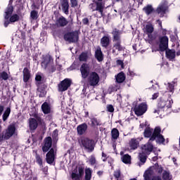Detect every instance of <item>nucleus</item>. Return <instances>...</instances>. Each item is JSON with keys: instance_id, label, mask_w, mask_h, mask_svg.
<instances>
[{"instance_id": "obj_1", "label": "nucleus", "mask_w": 180, "mask_h": 180, "mask_svg": "<svg viewBox=\"0 0 180 180\" xmlns=\"http://www.w3.org/2000/svg\"><path fill=\"white\" fill-rule=\"evenodd\" d=\"M80 72L82 79H86L90 86H96L99 84L101 78L96 72H91L89 64L84 63L80 66Z\"/></svg>"}, {"instance_id": "obj_2", "label": "nucleus", "mask_w": 180, "mask_h": 180, "mask_svg": "<svg viewBox=\"0 0 180 180\" xmlns=\"http://www.w3.org/2000/svg\"><path fill=\"white\" fill-rule=\"evenodd\" d=\"M111 34H112V41H115L113 44L112 53H116V50L117 51H124L126 48L122 46V31L117 28H114Z\"/></svg>"}, {"instance_id": "obj_3", "label": "nucleus", "mask_w": 180, "mask_h": 180, "mask_svg": "<svg viewBox=\"0 0 180 180\" xmlns=\"http://www.w3.org/2000/svg\"><path fill=\"white\" fill-rule=\"evenodd\" d=\"M15 131L16 126L15 124L8 125L6 131H3L2 133L0 132V143H2L4 140H9L15 134Z\"/></svg>"}, {"instance_id": "obj_4", "label": "nucleus", "mask_w": 180, "mask_h": 180, "mask_svg": "<svg viewBox=\"0 0 180 180\" xmlns=\"http://www.w3.org/2000/svg\"><path fill=\"white\" fill-rule=\"evenodd\" d=\"M81 146L87 153H92L95 150V141L88 137H84L81 139Z\"/></svg>"}, {"instance_id": "obj_5", "label": "nucleus", "mask_w": 180, "mask_h": 180, "mask_svg": "<svg viewBox=\"0 0 180 180\" xmlns=\"http://www.w3.org/2000/svg\"><path fill=\"white\" fill-rule=\"evenodd\" d=\"M149 140L150 141H154L156 140V143H158V144H164V143H165V138H164V136L161 134L160 127H155L153 135Z\"/></svg>"}, {"instance_id": "obj_6", "label": "nucleus", "mask_w": 180, "mask_h": 180, "mask_svg": "<svg viewBox=\"0 0 180 180\" xmlns=\"http://www.w3.org/2000/svg\"><path fill=\"white\" fill-rule=\"evenodd\" d=\"M65 41L68 43H78L79 41V34L78 31L68 32L63 35Z\"/></svg>"}, {"instance_id": "obj_7", "label": "nucleus", "mask_w": 180, "mask_h": 180, "mask_svg": "<svg viewBox=\"0 0 180 180\" xmlns=\"http://www.w3.org/2000/svg\"><path fill=\"white\" fill-rule=\"evenodd\" d=\"M34 117L35 118H29L28 123H29V127L30 131H34L39 127V124H41L43 123V119L41 118L40 116H38L37 114H35L34 115Z\"/></svg>"}, {"instance_id": "obj_8", "label": "nucleus", "mask_w": 180, "mask_h": 180, "mask_svg": "<svg viewBox=\"0 0 180 180\" xmlns=\"http://www.w3.org/2000/svg\"><path fill=\"white\" fill-rule=\"evenodd\" d=\"M71 84H72L71 79H64L58 84V92H65V91H68V88L71 86Z\"/></svg>"}, {"instance_id": "obj_9", "label": "nucleus", "mask_w": 180, "mask_h": 180, "mask_svg": "<svg viewBox=\"0 0 180 180\" xmlns=\"http://www.w3.org/2000/svg\"><path fill=\"white\" fill-rule=\"evenodd\" d=\"M148 105L147 103H141L138 105H135L133 111L134 112L136 116H143L146 112H147Z\"/></svg>"}, {"instance_id": "obj_10", "label": "nucleus", "mask_w": 180, "mask_h": 180, "mask_svg": "<svg viewBox=\"0 0 180 180\" xmlns=\"http://www.w3.org/2000/svg\"><path fill=\"white\" fill-rule=\"evenodd\" d=\"M154 32V25L153 24H148L145 27L144 33L147 34L148 41H154L155 39V35L153 34Z\"/></svg>"}, {"instance_id": "obj_11", "label": "nucleus", "mask_w": 180, "mask_h": 180, "mask_svg": "<svg viewBox=\"0 0 180 180\" xmlns=\"http://www.w3.org/2000/svg\"><path fill=\"white\" fill-rule=\"evenodd\" d=\"M82 176H84V167L82 166L75 169L71 174V179L72 180H81Z\"/></svg>"}, {"instance_id": "obj_12", "label": "nucleus", "mask_w": 180, "mask_h": 180, "mask_svg": "<svg viewBox=\"0 0 180 180\" xmlns=\"http://www.w3.org/2000/svg\"><path fill=\"white\" fill-rule=\"evenodd\" d=\"M159 51H166L168 49V41L169 39L167 36L160 37L159 38Z\"/></svg>"}, {"instance_id": "obj_13", "label": "nucleus", "mask_w": 180, "mask_h": 180, "mask_svg": "<svg viewBox=\"0 0 180 180\" xmlns=\"http://www.w3.org/2000/svg\"><path fill=\"white\" fill-rule=\"evenodd\" d=\"M54 63V59L51 57V55L46 54L42 57V61L41 63V65L42 68H47L49 65L53 64Z\"/></svg>"}, {"instance_id": "obj_14", "label": "nucleus", "mask_w": 180, "mask_h": 180, "mask_svg": "<svg viewBox=\"0 0 180 180\" xmlns=\"http://www.w3.org/2000/svg\"><path fill=\"white\" fill-rule=\"evenodd\" d=\"M53 146V139L51 136H47L44 140V146H42L43 153H47L51 150V146Z\"/></svg>"}, {"instance_id": "obj_15", "label": "nucleus", "mask_w": 180, "mask_h": 180, "mask_svg": "<svg viewBox=\"0 0 180 180\" xmlns=\"http://www.w3.org/2000/svg\"><path fill=\"white\" fill-rule=\"evenodd\" d=\"M56 160V153H54V148H51L46 155V161L47 164L51 165Z\"/></svg>"}, {"instance_id": "obj_16", "label": "nucleus", "mask_w": 180, "mask_h": 180, "mask_svg": "<svg viewBox=\"0 0 180 180\" xmlns=\"http://www.w3.org/2000/svg\"><path fill=\"white\" fill-rule=\"evenodd\" d=\"M69 22L65 17L61 15L56 19L55 25L57 27H65L68 25Z\"/></svg>"}, {"instance_id": "obj_17", "label": "nucleus", "mask_w": 180, "mask_h": 180, "mask_svg": "<svg viewBox=\"0 0 180 180\" xmlns=\"http://www.w3.org/2000/svg\"><path fill=\"white\" fill-rule=\"evenodd\" d=\"M87 130L88 124H86V122L80 124L77 127V131L78 136H84V134H86Z\"/></svg>"}, {"instance_id": "obj_18", "label": "nucleus", "mask_w": 180, "mask_h": 180, "mask_svg": "<svg viewBox=\"0 0 180 180\" xmlns=\"http://www.w3.org/2000/svg\"><path fill=\"white\" fill-rule=\"evenodd\" d=\"M37 86V94L39 95V98H44L46 95H47V85L46 84H39Z\"/></svg>"}, {"instance_id": "obj_19", "label": "nucleus", "mask_w": 180, "mask_h": 180, "mask_svg": "<svg viewBox=\"0 0 180 180\" xmlns=\"http://www.w3.org/2000/svg\"><path fill=\"white\" fill-rule=\"evenodd\" d=\"M60 6L63 13L69 15L70 13V1L69 0H60Z\"/></svg>"}, {"instance_id": "obj_20", "label": "nucleus", "mask_w": 180, "mask_h": 180, "mask_svg": "<svg viewBox=\"0 0 180 180\" xmlns=\"http://www.w3.org/2000/svg\"><path fill=\"white\" fill-rule=\"evenodd\" d=\"M153 150H154V146L151 143H146L141 147V152L146 155H150L151 153H153Z\"/></svg>"}, {"instance_id": "obj_21", "label": "nucleus", "mask_w": 180, "mask_h": 180, "mask_svg": "<svg viewBox=\"0 0 180 180\" xmlns=\"http://www.w3.org/2000/svg\"><path fill=\"white\" fill-rule=\"evenodd\" d=\"M147 158H148V155L144 153H139L138 155V160L139 162H138V165L141 167V165H144L146 162H147Z\"/></svg>"}, {"instance_id": "obj_22", "label": "nucleus", "mask_w": 180, "mask_h": 180, "mask_svg": "<svg viewBox=\"0 0 180 180\" xmlns=\"http://www.w3.org/2000/svg\"><path fill=\"white\" fill-rule=\"evenodd\" d=\"M41 108L44 115H49L51 113V105L48 102L43 103Z\"/></svg>"}, {"instance_id": "obj_23", "label": "nucleus", "mask_w": 180, "mask_h": 180, "mask_svg": "<svg viewBox=\"0 0 180 180\" xmlns=\"http://www.w3.org/2000/svg\"><path fill=\"white\" fill-rule=\"evenodd\" d=\"M174 103V101L172 100L165 101H160L158 103V106L160 108V109H164V108H167V109H169V108H172V104Z\"/></svg>"}, {"instance_id": "obj_24", "label": "nucleus", "mask_w": 180, "mask_h": 180, "mask_svg": "<svg viewBox=\"0 0 180 180\" xmlns=\"http://www.w3.org/2000/svg\"><path fill=\"white\" fill-rule=\"evenodd\" d=\"M13 11H14L13 6H11V5L7 6V7L5 9V12H4L5 20H8V19H9V18L11 17L12 13H13Z\"/></svg>"}, {"instance_id": "obj_25", "label": "nucleus", "mask_w": 180, "mask_h": 180, "mask_svg": "<svg viewBox=\"0 0 180 180\" xmlns=\"http://www.w3.org/2000/svg\"><path fill=\"white\" fill-rule=\"evenodd\" d=\"M101 44L104 49H108L110 45V38L109 36H103L101 39Z\"/></svg>"}, {"instance_id": "obj_26", "label": "nucleus", "mask_w": 180, "mask_h": 180, "mask_svg": "<svg viewBox=\"0 0 180 180\" xmlns=\"http://www.w3.org/2000/svg\"><path fill=\"white\" fill-rule=\"evenodd\" d=\"M22 75H23V82H25V84L29 82V80L32 77L30 74V71L29 70V68H24L22 71Z\"/></svg>"}, {"instance_id": "obj_27", "label": "nucleus", "mask_w": 180, "mask_h": 180, "mask_svg": "<svg viewBox=\"0 0 180 180\" xmlns=\"http://www.w3.org/2000/svg\"><path fill=\"white\" fill-rule=\"evenodd\" d=\"M167 11H168V6L165 4H160L159 6L156 8L157 13H162L165 15L167 13Z\"/></svg>"}, {"instance_id": "obj_28", "label": "nucleus", "mask_w": 180, "mask_h": 180, "mask_svg": "<svg viewBox=\"0 0 180 180\" xmlns=\"http://www.w3.org/2000/svg\"><path fill=\"white\" fill-rule=\"evenodd\" d=\"M103 9H105V4L99 1H96V11L103 15Z\"/></svg>"}, {"instance_id": "obj_29", "label": "nucleus", "mask_w": 180, "mask_h": 180, "mask_svg": "<svg viewBox=\"0 0 180 180\" xmlns=\"http://www.w3.org/2000/svg\"><path fill=\"white\" fill-rule=\"evenodd\" d=\"M143 177L145 180H162V179H161V176H153L151 178V174H150V172H146L143 174Z\"/></svg>"}, {"instance_id": "obj_30", "label": "nucleus", "mask_w": 180, "mask_h": 180, "mask_svg": "<svg viewBox=\"0 0 180 180\" xmlns=\"http://www.w3.org/2000/svg\"><path fill=\"white\" fill-rule=\"evenodd\" d=\"M95 57L99 63L103 61V53H102V49L101 47L98 48L95 51Z\"/></svg>"}, {"instance_id": "obj_31", "label": "nucleus", "mask_w": 180, "mask_h": 180, "mask_svg": "<svg viewBox=\"0 0 180 180\" xmlns=\"http://www.w3.org/2000/svg\"><path fill=\"white\" fill-rule=\"evenodd\" d=\"M115 79L118 84H122L126 80V75H124V72H121L117 75Z\"/></svg>"}, {"instance_id": "obj_32", "label": "nucleus", "mask_w": 180, "mask_h": 180, "mask_svg": "<svg viewBox=\"0 0 180 180\" xmlns=\"http://www.w3.org/2000/svg\"><path fill=\"white\" fill-rule=\"evenodd\" d=\"M90 122H91V127H98V126H101L102 123H101V120H98L96 117H92L90 119Z\"/></svg>"}, {"instance_id": "obj_33", "label": "nucleus", "mask_w": 180, "mask_h": 180, "mask_svg": "<svg viewBox=\"0 0 180 180\" xmlns=\"http://www.w3.org/2000/svg\"><path fill=\"white\" fill-rule=\"evenodd\" d=\"M139 141L134 138L131 139L129 141V147L131 150H137V148H139Z\"/></svg>"}, {"instance_id": "obj_34", "label": "nucleus", "mask_w": 180, "mask_h": 180, "mask_svg": "<svg viewBox=\"0 0 180 180\" xmlns=\"http://www.w3.org/2000/svg\"><path fill=\"white\" fill-rule=\"evenodd\" d=\"M166 57L169 60H174L175 58V49L166 50Z\"/></svg>"}, {"instance_id": "obj_35", "label": "nucleus", "mask_w": 180, "mask_h": 180, "mask_svg": "<svg viewBox=\"0 0 180 180\" xmlns=\"http://www.w3.org/2000/svg\"><path fill=\"white\" fill-rule=\"evenodd\" d=\"M91 179H92V170L91 169V168L85 169L84 180H91Z\"/></svg>"}, {"instance_id": "obj_36", "label": "nucleus", "mask_w": 180, "mask_h": 180, "mask_svg": "<svg viewBox=\"0 0 180 180\" xmlns=\"http://www.w3.org/2000/svg\"><path fill=\"white\" fill-rule=\"evenodd\" d=\"M124 164H131V156L129 154L123 155L121 158Z\"/></svg>"}, {"instance_id": "obj_37", "label": "nucleus", "mask_w": 180, "mask_h": 180, "mask_svg": "<svg viewBox=\"0 0 180 180\" xmlns=\"http://www.w3.org/2000/svg\"><path fill=\"white\" fill-rule=\"evenodd\" d=\"M143 11L146 15H151L154 12V8H153L152 5L148 4L143 8Z\"/></svg>"}, {"instance_id": "obj_38", "label": "nucleus", "mask_w": 180, "mask_h": 180, "mask_svg": "<svg viewBox=\"0 0 180 180\" xmlns=\"http://www.w3.org/2000/svg\"><path fill=\"white\" fill-rule=\"evenodd\" d=\"M10 20V22L11 23H15L16 22H19L20 20V16L18 15L17 13L11 14L8 18Z\"/></svg>"}, {"instance_id": "obj_39", "label": "nucleus", "mask_w": 180, "mask_h": 180, "mask_svg": "<svg viewBox=\"0 0 180 180\" xmlns=\"http://www.w3.org/2000/svg\"><path fill=\"white\" fill-rule=\"evenodd\" d=\"M162 180H171L172 179V175L169 173V171L164 170L162 174Z\"/></svg>"}, {"instance_id": "obj_40", "label": "nucleus", "mask_w": 180, "mask_h": 180, "mask_svg": "<svg viewBox=\"0 0 180 180\" xmlns=\"http://www.w3.org/2000/svg\"><path fill=\"white\" fill-rule=\"evenodd\" d=\"M143 136L146 139H151V136H153V129H150V127L145 129Z\"/></svg>"}, {"instance_id": "obj_41", "label": "nucleus", "mask_w": 180, "mask_h": 180, "mask_svg": "<svg viewBox=\"0 0 180 180\" xmlns=\"http://www.w3.org/2000/svg\"><path fill=\"white\" fill-rule=\"evenodd\" d=\"M88 52H82L81 54L79 56V61H83L86 63L88 61Z\"/></svg>"}, {"instance_id": "obj_42", "label": "nucleus", "mask_w": 180, "mask_h": 180, "mask_svg": "<svg viewBox=\"0 0 180 180\" xmlns=\"http://www.w3.org/2000/svg\"><path fill=\"white\" fill-rule=\"evenodd\" d=\"M119 129L113 128L111 131L112 139H113V140H117V139H119Z\"/></svg>"}, {"instance_id": "obj_43", "label": "nucleus", "mask_w": 180, "mask_h": 180, "mask_svg": "<svg viewBox=\"0 0 180 180\" xmlns=\"http://www.w3.org/2000/svg\"><path fill=\"white\" fill-rule=\"evenodd\" d=\"M10 115H11V108H10V107H8L2 115L3 121L6 122V120H8V117H9Z\"/></svg>"}, {"instance_id": "obj_44", "label": "nucleus", "mask_w": 180, "mask_h": 180, "mask_svg": "<svg viewBox=\"0 0 180 180\" xmlns=\"http://www.w3.org/2000/svg\"><path fill=\"white\" fill-rule=\"evenodd\" d=\"M44 70H46L49 74H53V72H56V65H54L53 63H51L46 68H44Z\"/></svg>"}, {"instance_id": "obj_45", "label": "nucleus", "mask_w": 180, "mask_h": 180, "mask_svg": "<svg viewBox=\"0 0 180 180\" xmlns=\"http://www.w3.org/2000/svg\"><path fill=\"white\" fill-rule=\"evenodd\" d=\"M35 160L37 164L39 165V167H43V158L40 156L37 153L35 154Z\"/></svg>"}, {"instance_id": "obj_46", "label": "nucleus", "mask_w": 180, "mask_h": 180, "mask_svg": "<svg viewBox=\"0 0 180 180\" xmlns=\"http://www.w3.org/2000/svg\"><path fill=\"white\" fill-rule=\"evenodd\" d=\"M30 18L32 19V20H37V19L39 18V12L36 10H32L30 13Z\"/></svg>"}, {"instance_id": "obj_47", "label": "nucleus", "mask_w": 180, "mask_h": 180, "mask_svg": "<svg viewBox=\"0 0 180 180\" xmlns=\"http://www.w3.org/2000/svg\"><path fill=\"white\" fill-rule=\"evenodd\" d=\"M0 79L1 81H7V79H9V75H8V72L4 71L0 73Z\"/></svg>"}, {"instance_id": "obj_48", "label": "nucleus", "mask_w": 180, "mask_h": 180, "mask_svg": "<svg viewBox=\"0 0 180 180\" xmlns=\"http://www.w3.org/2000/svg\"><path fill=\"white\" fill-rule=\"evenodd\" d=\"M35 81L37 82V86L44 84L43 82V77L40 75H37L35 77Z\"/></svg>"}, {"instance_id": "obj_49", "label": "nucleus", "mask_w": 180, "mask_h": 180, "mask_svg": "<svg viewBox=\"0 0 180 180\" xmlns=\"http://www.w3.org/2000/svg\"><path fill=\"white\" fill-rule=\"evenodd\" d=\"M113 176L116 180H119L120 176H122V172L120 171V169H118L114 171Z\"/></svg>"}, {"instance_id": "obj_50", "label": "nucleus", "mask_w": 180, "mask_h": 180, "mask_svg": "<svg viewBox=\"0 0 180 180\" xmlns=\"http://www.w3.org/2000/svg\"><path fill=\"white\" fill-rule=\"evenodd\" d=\"M155 167L156 168V172L158 174H162V172L164 171V167H162V165H158V163L155 164Z\"/></svg>"}, {"instance_id": "obj_51", "label": "nucleus", "mask_w": 180, "mask_h": 180, "mask_svg": "<svg viewBox=\"0 0 180 180\" xmlns=\"http://www.w3.org/2000/svg\"><path fill=\"white\" fill-rule=\"evenodd\" d=\"M167 91L168 92H171L172 94H174V91H175V85L172 83H168L167 84Z\"/></svg>"}, {"instance_id": "obj_52", "label": "nucleus", "mask_w": 180, "mask_h": 180, "mask_svg": "<svg viewBox=\"0 0 180 180\" xmlns=\"http://www.w3.org/2000/svg\"><path fill=\"white\" fill-rule=\"evenodd\" d=\"M106 108H107V112H109L110 113H113V112H115V108L112 104L107 105Z\"/></svg>"}, {"instance_id": "obj_53", "label": "nucleus", "mask_w": 180, "mask_h": 180, "mask_svg": "<svg viewBox=\"0 0 180 180\" xmlns=\"http://www.w3.org/2000/svg\"><path fill=\"white\" fill-rule=\"evenodd\" d=\"M71 8H77L78 6V0H70Z\"/></svg>"}, {"instance_id": "obj_54", "label": "nucleus", "mask_w": 180, "mask_h": 180, "mask_svg": "<svg viewBox=\"0 0 180 180\" xmlns=\"http://www.w3.org/2000/svg\"><path fill=\"white\" fill-rule=\"evenodd\" d=\"M89 161L90 165L94 166L96 164V158H95V156L91 155Z\"/></svg>"}, {"instance_id": "obj_55", "label": "nucleus", "mask_w": 180, "mask_h": 180, "mask_svg": "<svg viewBox=\"0 0 180 180\" xmlns=\"http://www.w3.org/2000/svg\"><path fill=\"white\" fill-rule=\"evenodd\" d=\"M108 91H109L110 94L113 93V92H117V86H114L109 87Z\"/></svg>"}, {"instance_id": "obj_56", "label": "nucleus", "mask_w": 180, "mask_h": 180, "mask_svg": "<svg viewBox=\"0 0 180 180\" xmlns=\"http://www.w3.org/2000/svg\"><path fill=\"white\" fill-rule=\"evenodd\" d=\"M89 9H91L93 12H95V11H96V1L89 4Z\"/></svg>"}, {"instance_id": "obj_57", "label": "nucleus", "mask_w": 180, "mask_h": 180, "mask_svg": "<svg viewBox=\"0 0 180 180\" xmlns=\"http://www.w3.org/2000/svg\"><path fill=\"white\" fill-rule=\"evenodd\" d=\"M20 39H21V40H22V42L26 41V32H25L24 31H20Z\"/></svg>"}, {"instance_id": "obj_58", "label": "nucleus", "mask_w": 180, "mask_h": 180, "mask_svg": "<svg viewBox=\"0 0 180 180\" xmlns=\"http://www.w3.org/2000/svg\"><path fill=\"white\" fill-rule=\"evenodd\" d=\"M117 65H121V68H124V63L122 60H117Z\"/></svg>"}, {"instance_id": "obj_59", "label": "nucleus", "mask_w": 180, "mask_h": 180, "mask_svg": "<svg viewBox=\"0 0 180 180\" xmlns=\"http://www.w3.org/2000/svg\"><path fill=\"white\" fill-rule=\"evenodd\" d=\"M11 23H12V22H11L10 19L5 20L4 22V27H8V26H9V25H11Z\"/></svg>"}, {"instance_id": "obj_60", "label": "nucleus", "mask_w": 180, "mask_h": 180, "mask_svg": "<svg viewBox=\"0 0 180 180\" xmlns=\"http://www.w3.org/2000/svg\"><path fill=\"white\" fill-rule=\"evenodd\" d=\"M83 25H89V19L88 18H84L82 19Z\"/></svg>"}, {"instance_id": "obj_61", "label": "nucleus", "mask_w": 180, "mask_h": 180, "mask_svg": "<svg viewBox=\"0 0 180 180\" xmlns=\"http://www.w3.org/2000/svg\"><path fill=\"white\" fill-rule=\"evenodd\" d=\"M102 157H103V162H106V160H108V155H106L105 153H102Z\"/></svg>"}, {"instance_id": "obj_62", "label": "nucleus", "mask_w": 180, "mask_h": 180, "mask_svg": "<svg viewBox=\"0 0 180 180\" xmlns=\"http://www.w3.org/2000/svg\"><path fill=\"white\" fill-rule=\"evenodd\" d=\"M158 96H160V93H155L153 96H152V99L154 101V99H157V98H158Z\"/></svg>"}, {"instance_id": "obj_63", "label": "nucleus", "mask_w": 180, "mask_h": 180, "mask_svg": "<svg viewBox=\"0 0 180 180\" xmlns=\"http://www.w3.org/2000/svg\"><path fill=\"white\" fill-rule=\"evenodd\" d=\"M129 72L127 75H130V77H134V72L131 71L130 68L128 69Z\"/></svg>"}, {"instance_id": "obj_64", "label": "nucleus", "mask_w": 180, "mask_h": 180, "mask_svg": "<svg viewBox=\"0 0 180 180\" xmlns=\"http://www.w3.org/2000/svg\"><path fill=\"white\" fill-rule=\"evenodd\" d=\"M53 137H57L58 136V129H55L53 131Z\"/></svg>"}]
</instances>
